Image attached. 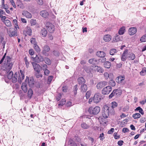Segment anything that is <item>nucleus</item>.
Instances as JSON below:
<instances>
[{
  "instance_id": "nucleus-1",
  "label": "nucleus",
  "mask_w": 146,
  "mask_h": 146,
  "mask_svg": "<svg viewBox=\"0 0 146 146\" xmlns=\"http://www.w3.org/2000/svg\"><path fill=\"white\" fill-rule=\"evenodd\" d=\"M5 60L6 62L4 64L3 69L6 71L7 73L11 70L12 67L13 63L11 61V58L9 56H7Z\"/></svg>"
},
{
  "instance_id": "nucleus-2",
  "label": "nucleus",
  "mask_w": 146,
  "mask_h": 146,
  "mask_svg": "<svg viewBox=\"0 0 146 146\" xmlns=\"http://www.w3.org/2000/svg\"><path fill=\"white\" fill-rule=\"evenodd\" d=\"M100 110V108L99 106H96L94 108L91 107L88 109V111L90 114L95 115L98 114Z\"/></svg>"
},
{
  "instance_id": "nucleus-3",
  "label": "nucleus",
  "mask_w": 146,
  "mask_h": 146,
  "mask_svg": "<svg viewBox=\"0 0 146 146\" xmlns=\"http://www.w3.org/2000/svg\"><path fill=\"white\" fill-rule=\"evenodd\" d=\"M110 107H109L107 105L104 106L103 108L102 114L104 118L106 119L108 117L109 113H110Z\"/></svg>"
},
{
  "instance_id": "nucleus-4",
  "label": "nucleus",
  "mask_w": 146,
  "mask_h": 146,
  "mask_svg": "<svg viewBox=\"0 0 146 146\" xmlns=\"http://www.w3.org/2000/svg\"><path fill=\"white\" fill-rule=\"evenodd\" d=\"M6 29L7 33L10 37L17 36V29H15L13 28H7Z\"/></svg>"
},
{
  "instance_id": "nucleus-5",
  "label": "nucleus",
  "mask_w": 146,
  "mask_h": 146,
  "mask_svg": "<svg viewBox=\"0 0 146 146\" xmlns=\"http://www.w3.org/2000/svg\"><path fill=\"white\" fill-rule=\"evenodd\" d=\"M121 94V92L120 90H113L112 92L109 96V99L113 97H117L119 96Z\"/></svg>"
},
{
  "instance_id": "nucleus-6",
  "label": "nucleus",
  "mask_w": 146,
  "mask_h": 146,
  "mask_svg": "<svg viewBox=\"0 0 146 146\" xmlns=\"http://www.w3.org/2000/svg\"><path fill=\"white\" fill-rule=\"evenodd\" d=\"M31 59H33L34 61L37 63L43 61L44 59L43 57L42 56H41L40 54L36 55L35 57L31 56Z\"/></svg>"
},
{
  "instance_id": "nucleus-7",
  "label": "nucleus",
  "mask_w": 146,
  "mask_h": 146,
  "mask_svg": "<svg viewBox=\"0 0 146 146\" xmlns=\"http://www.w3.org/2000/svg\"><path fill=\"white\" fill-rule=\"evenodd\" d=\"M112 88L110 86H108L104 88L102 90V93L103 94H108L112 90Z\"/></svg>"
},
{
  "instance_id": "nucleus-8",
  "label": "nucleus",
  "mask_w": 146,
  "mask_h": 146,
  "mask_svg": "<svg viewBox=\"0 0 146 146\" xmlns=\"http://www.w3.org/2000/svg\"><path fill=\"white\" fill-rule=\"evenodd\" d=\"M46 27L47 30L50 33H53L55 30L54 26L50 23H47Z\"/></svg>"
},
{
  "instance_id": "nucleus-9",
  "label": "nucleus",
  "mask_w": 146,
  "mask_h": 146,
  "mask_svg": "<svg viewBox=\"0 0 146 146\" xmlns=\"http://www.w3.org/2000/svg\"><path fill=\"white\" fill-rule=\"evenodd\" d=\"M25 82L27 84L28 83L29 86L30 87H32L34 84V80L33 77H31L29 78L27 76L25 80Z\"/></svg>"
},
{
  "instance_id": "nucleus-10",
  "label": "nucleus",
  "mask_w": 146,
  "mask_h": 146,
  "mask_svg": "<svg viewBox=\"0 0 146 146\" xmlns=\"http://www.w3.org/2000/svg\"><path fill=\"white\" fill-rule=\"evenodd\" d=\"M50 48L49 46L45 45L42 48V52L43 54L46 56H48L49 54L47 53L50 50Z\"/></svg>"
},
{
  "instance_id": "nucleus-11",
  "label": "nucleus",
  "mask_w": 146,
  "mask_h": 146,
  "mask_svg": "<svg viewBox=\"0 0 146 146\" xmlns=\"http://www.w3.org/2000/svg\"><path fill=\"white\" fill-rule=\"evenodd\" d=\"M104 96L100 93L95 94L93 98V100H100L103 99Z\"/></svg>"
},
{
  "instance_id": "nucleus-12",
  "label": "nucleus",
  "mask_w": 146,
  "mask_h": 146,
  "mask_svg": "<svg viewBox=\"0 0 146 146\" xmlns=\"http://www.w3.org/2000/svg\"><path fill=\"white\" fill-rule=\"evenodd\" d=\"M19 74L18 81L19 83H21L22 80L24 78V72L21 70H20L17 73V74Z\"/></svg>"
},
{
  "instance_id": "nucleus-13",
  "label": "nucleus",
  "mask_w": 146,
  "mask_h": 146,
  "mask_svg": "<svg viewBox=\"0 0 146 146\" xmlns=\"http://www.w3.org/2000/svg\"><path fill=\"white\" fill-rule=\"evenodd\" d=\"M129 54L128 50L127 49L125 50L123 52L121 58L122 61H125L127 58Z\"/></svg>"
},
{
  "instance_id": "nucleus-14",
  "label": "nucleus",
  "mask_w": 146,
  "mask_h": 146,
  "mask_svg": "<svg viewBox=\"0 0 146 146\" xmlns=\"http://www.w3.org/2000/svg\"><path fill=\"white\" fill-rule=\"evenodd\" d=\"M111 107H110V112L111 114H113L114 113V110L113 108L117 106V104L115 101L112 102L111 103Z\"/></svg>"
},
{
  "instance_id": "nucleus-15",
  "label": "nucleus",
  "mask_w": 146,
  "mask_h": 146,
  "mask_svg": "<svg viewBox=\"0 0 146 146\" xmlns=\"http://www.w3.org/2000/svg\"><path fill=\"white\" fill-rule=\"evenodd\" d=\"M32 64L33 66L34 69L36 71V72H40V66L38 64L35 63L34 62H32Z\"/></svg>"
},
{
  "instance_id": "nucleus-16",
  "label": "nucleus",
  "mask_w": 146,
  "mask_h": 146,
  "mask_svg": "<svg viewBox=\"0 0 146 146\" xmlns=\"http://www.w3.org/2000/svg\"><path fill=\"white\" fill-rule=\"evenodd\" d=\"M107 85V82H101L97 85L96 87L97 89H101L103 87Z\"/></svg>"
},
{
  "instance_id": "nucleus-17",
  "label": "nucleus",
  "mask_w": 146,
  "mask_h": 146,
  "mask_svg": "<svg viewBox=\"0 0 146 146\" xmlns=\"http://www.w3.org/2000/svg\"><path fill=\"white\" fill-rule=\"evenodd\" d=\"M91 68H93V70L97 71L100 73H102V69L100 67L98 66H97L94 65L91 66Z\"/></svg>"
},
{
  "instance_id": "nucleus-18",
  "label": "nucleus",
  "mask_w": 146,
  "mask_h": 146,
  "mask_svg": "<svg viewBox=\"0 0 146 146\" xmlns=\"http://www.w3.org/2000/svg\"><path fill=\"white\" fill-rule=\"evenodd\" d=\"M125 77L124 76H120L117 77V82L119 83H121L124 84L125 82L124 81Z\"/></svg>"
},
{
  "instance_id": "nucleus-19",
  "label": "nucleus",
  "mask_w": 146,
  "mask_h": 146,
  "mask_svg": "<svg viewBox=\"0 0 146 146\" xmlns=\"http://www.w3.org/2000/svg\"><path fill=\"white\" fill-rule=\"evenodd\" d=\"M22 90L25 93H26L28 90L27 84L25 82H23L21 86Z\"/></svg>"
},
{
  "instance_id": "nucleus-20",
  "label": "nucleus",
  "mask_w": 146,
  "mask_h": 146,
  "mask_svg": "<svg viewBox=\"0 0 146 146\" xmlns=\"http://www.w3.org/2000/svg\"><path fill=\"white\" fill-rule=\"evenodd\" d=\"M137 31V29L135 27H131L129 30V33L130 35H133L135 34Z\"/></svg>"
},
{
  "instance_id": "nucleus-21",
  "label": "nucleus",
  "mask_w": 146,
  "mask_h": 146,
  "mask_svg": "<svg viewBox=\"0 0 146 146\" xmlns=\"http://www.w3.org/2000/svg\"><path fill=\"white\" fill-rule=\"evenodd\" d=\"M40 15L44 18L48 17L49 15V13L47 11L45 10L41 11L40 12Z\"/></svg>"
},
{
  "instance_id": "nucleus-22",
  "label": "nucleus",
  "mask_w": 146,
  "mask_h": 146,
  "mask_svg": "<svg viewBox=\"0 0 146 146\" xmlns=\"http://www.w3.org/2000/svg\"><path fill=\"white\" fill-rule=\"evenodd\" d=\"M22 14L28 19H31L32 17L31 14L27 11H23Z\"/></svg>"
},
{
  "instance_id": "nucleus-23",
  "label": "nucleus",
  "mask_w": 146,
  "mask_h": 146,
  "mask_svg": "<svg viewBox=\"0 0 146 146\" xmlns=\"http://www.w3.org/2000/svg\"><path fill=\"white\" fill-rule=\"evenodd\" d=\"M111 38L112 37L110 35L107 34L104 36L103 38L105 42H109L111 40Z\"/></svg>"
},
{
  "instance_id": "nucleus-24",
  "label": "nucleus",
  "mask_w": 146,
  "mask_h": 146,
  "mask_svg": "<svg viewBox=\"0 0 146 146\" xmlns=\"http://www.w3.org/2000/svg\"><path fill=\"white\" fill-rule=\"evenodd\" d=\"M127 57L129 60H133L135 58V56L134 54L132 52H129Z\"/></svg>"
},
{
  "instance_id": "nucleus-25",
  "label": "nucleus",
  "mask_w": 146,
  "mask_h": 146,
  "mask_svg": "<svg viewBox=\"0 0 146 146\" xmlns=\"http://www.w3.org/2000/svg\"><path fill=\"white\" fill-rule=\"evenodd\" d=\"M105 53L102 51H98L96 53V55L100 57H103L106 56Z\"/></svg>"
},
{
  "instance_id": "nucleus-26",
  "label": "nucleus",
  "mask_w": 146,
  "mask_h": 146,
  "mask_svg": "<svg viewBox=\"0 0 146 146\" xmlns=\"http://www.w3.org/2000/svg\"><path fill=\"white\" fill-rule=\"evenodd\" d=\"M120 40V36L117 34H116L113 38V40L112 41L113 43L115 42H119Z\"/></svg>"
},
{
  "instance_id": "nucleus-27",
  "label": "nucleus",
  "mask_w": 146,
  "mask_h": 146,
  "mask_svg": "<svg viewBox=\"0 0 146 146\" xmlns=\"http://www.w3.org/2000/svg\"><path fill=\"white\" fill-rule=\"evenodd\" d=\"M40 33L41 36L43 37H45L47 35V31L46 29L44 28L42 29Z\"/></svg>"
},
{
  "instance_id": "nucleus-28",
  "label": "nucleus",
  "mask_w": 146,
  "mask_h": 146,
  "mask_svg": "<svg viewBox=\"0 0 146 146\" xmlns=\"http://www.w3.org/2000/svg\"><path fill=\"white\" fill-rule=\"evenodd\" d=\"M3 23L8 27H10L12 26L11 23L10 21L9 20H6Z\"/></svg>"
},
{
  "instance_id": "nucleus-29",
  "label": "nucleus",
  "mask_w": 146,
  "mask_h": 146,
  "mask_svg": "<svg viewBox=\"0 0 146 146\" xmlns=\"http://www.w3.org/2000/svg\"><path fill=\"white\" fill-rule=\"evenodd\" d=\"M125 31V27H122L119 29L118 31V33L120 35H122L124 33Z\"/></svg>"
},
{
  "instance_id": "nucleus-30",
  "label": "nucleus",
  "mask_w": 146,
  "mask_h": 146,
  "mask_svg": "<svg viewBox=\"0 0 146 146\" xmlns=\"http://www.w3.org/2000/svg\"><path fill=\"white\" fill-rule=\"evenodd\" d=\"M92 66L86 67L84 68V69L86 72L88 73L91 72H93V68H91V66Z\"/></svg>"
},
{
  "instance_id": "nucleus-31",
  "label": "nucleus",
  "mask_w": 146,
  "mask_h": 146,
  "mask_svg": "<svg viewBox=\"0 0 146 146\" xmlns=\"http://www.w3.org/2000/svg\"><path fill=\"white\" fill-rule=\"evenodd\" d=\"M12 82L13 83H15L17 81V73L16 72L12 77Z\"/></svg>"
},
{
  "instance_id": "nucleus-32",
  "label": "nucleus",
  "mask_w": 146,
  "mask_h": 146,
  "mask_svg": "<svg viewBox=\"0 0 146 146\" xmlns=\"http://www.w3.org/2000/svg\"><path fill=\"white\" fill-rule=\"evenodd\" d=\"M79 84H84L85 82V80L84 78L82 77L79 78L78 79Z\"/></svg>"
},
{
  "instance_id": "nucleus-33",
  "label": "nucleus",
  "mask_w": 146,
  "mask_h": 146,
  "mask_svg": "<svg viewBox=\"0 0 146 146\" xmlns=\"http://www.w3.org/2000/svg\"><path fill=\"white\" fill-rule=\"evenodd\" d=\"M111 63L109 61H106L104 64V67L107 68H109L111 66Z\"/></svg>"
},
{
  "instance_id": "nucleus-34",
  "label": "nucleus",
  "mask_w": 146,
  "mask_h": 146,
  "mask_svg": "<svg viewBox=\"0 0 146 146\" xmlns=\"http://www.w3.org/2000/svg\"><path fill=\"white\" fill-rule=\"evenodd\" d=\"M87 90V87L86 85H82L81 87V90L82 92H86Z\"/></svg>"
},
{
  "instance_id": "nucleus-35",
  "label": "nucleus",
  "mask_w": 146,
  "mask_h": 146,
  "mask_svg": "<svg viewBox=\"0 0 146 146\" xmlns=\"http://www.w3.org/2000/svg\"><path fill=\"white\" fill-rule=\"evenodd\" d=\"M44 60L45 62L48 65H50L51 63V61L50 59L47 57L44 58Z\"/></svg>"
},
{
  "instance_id": "nucleus-36",
  "label": "nucleus",
  "mask_w": 146,
  "mask_h": 146,
  "mask_svg": "<svg viewBox=\"0 0 146 146\" xmlns=\"http://www.w3.org/2000/svg\"><path fill=\"white\" fill-rule=\"evenodd\" d=\"M33 94V91L32 89L29 88L28 92V96L30 98H31Z\"/></svg>"
},
{
  "instance_id": "nucleus-37",
  "label": "nucleus",
  "mask_w": 146,
  "mask_h": 146,
  "mask_svg": "<svg viewBox=\"0 0 146 146\" xmlns=\"http://www.w3.org/2000/svg\"><path fill=\"white\" fill-rule=\"evenodd\" d=\"M7 77L9 79H11L13 77V72L12 71H10L7 73Z\"/></svg>"
},
{
  "instance_id": "nucleus-38",
  "label": "nucleus",
  "mask_w": 146,
  "mask_h": 146,
  "mask_svg": "<svg viewBox=\"0 0 146 146\" xmlns=\"http://www.w3.org/2000/svg\"><path fill=\"white\" fill-rule=\"evenodd\" d=\"M89 63L92 64H96L97 63V61L95 58H92L90 59L89 60Z\"/></svg>"
},
{
  "instance_id": "nucleus-39",
  "label": "nucleus",
  "mask_w": 146,
  "mask_h": 146,
  "mask_svg": "<svg viewBox=\"0 0 146 146\" xmlns=\"http://www.w3.org/2000/svg\"><path fill=\"white\" fill-rule=\"evenodd\" d=\"M117 50L114 48H112L110 50V54L111 55H113L115 53H117Z\"/></svg>"
},
{
  "instance_id": "nucleus-40",
  "label": "nucleus",
  "mask_w": 146,
  "mask_h": 146,
  "mask_svg": "<svg viewBox=\"0 0 146 146\" xmlns=\"http://www.w3.org/2000/svg\"><path fill=\"white\" fill-rule=\"evenodd\" d=\"M27 33L28 35L31 36V35L32 30L31 28L29 27H27Z\"/></svg>"
},
{
  "instance_id": "nucleus-41",
  "label": "nucleus",
  "mask_w": 146,
  "mask_h": 146,
  "mask_svg": "<svg viewBox=\"0 0 146 146\" xmlns=\"http://www.w3.org/2000/svg\"><path fill=\"white\" fill-rule=\"evenodd\" d=\"M141 115L139 113H135L133 115L132 117L134 119L139 118Z\"/></svg>"
},
{
  "instance_id": "nucleus-42",
  "label": "nucleus",
  "mask_w": 146,
  "mask_h": 146,
  "mask_svg": "<svg viewBox=\"0 0 146 146\" xmlns=\"http://www.w3.org/2000/svg\"><path fill=\"white\" fill-rule=\"evenodd\" d=\"M104 75L106 79H108L109 78H111V76H112V74H109L107 72H106L104 73Z\"/></svg>"
},
{
  "instance_id": "nucleus-43",
  "label": "nucleus",
  "mask_w": 146,
  "mask_h": 146,
  "mask_svg": "<svg viewBox=\"0 0 146 146\" xmlns=\"http://www.w3.org/2000/svg\"><path fill=\"white\" fill-rule=\"evenodd\" d=\"M81 127L84 129H87L89 128V126L85 123H83L81 124Z\"/></svg>"
},
{
  "instance_id": "nucleus-44",
  "label": "nucleus",
  "mask_w": 146,
  "mask_h": 146,
  "mask_svg": "<svg viewBox=\"0 0 146 146\" xmlns=\"http://www.w3.org/2000/svg\"><path fill=\"white\" fill-rule=\"evenodd\" d=\"M100 122V124L102 125H105L107 124L108 121L106 119L102 118Z\"/></svg>"
},
{
  "instance_id": "nucleus-45",
  "label": "nucleus",
  "mask_w": 146,
  "mask_h": 146,
  "mask_svg": "<svg viewBox=\"0 0 146 146\" xmlns=\"http://www.w3.org/2000/svg\"><path fill=\"white\" fill-rule=\"evenodd\" d=\"M13 23L15 25V27L16 29H17V28H19L18 25L17 21L16 19L13 20Z\"/></svg>"
},
{
  "instance_id": "nucleus-46",
  "label": "nucleus",
  "mask_w": 146,
  "mask_h": 146,
  "mask_svg": "<svg viewBox=\"0 0 146 146\" xmlns=\"http://www.w3.org/2000/svg\"><path fill=\"white\" fill-rule=\"evenodd\" d=\"M33 46L36 52H40V49L37 44L34 45Z\"/></svg>"
},
{
  "instance_id": "nucleus-47",
  "label": "nucleus",
  "mask_w": 146,
  "mask_h": 146,
  "mask_svg": "<svg viewBox=\"0 0 146 146\" xmlns=\"http://www.w3.org/2000/svg\"><path fill=\"white\" fill-rule=\"evenodd\" d=\"M30 22L31 26L35 25L36 23V20L33 19L30 20Z\"/></svg>"
},
{
  "instance_id": "nucleus-48",
  "label": "nucleus",
  "mask_w": 146,
  "mask_h": 146,
  "mask_svg": "<svg viewBox=\"0 0 146 146\" xmlns=\"http://www.w3.org/2000/svg\"><path fill=\"white\" fill-rule=\"evenodd\" d=\"M30 42L31 44H33L34 45L37 44V42L36 40V39L35 38H31Z\"/></svg>"
},
{
  "instance_id": "nucleus-49",
  "label": "nucleus",
  "mask_w": 146,
  "mask_h": 146,
  "mask_svg": "<svg viewBox=\"0 0 146 146\" xmlns=\"http://www.w3.org/2000/svg\"><path fill=\"white\" fill-rule=\"evenodd\" d=\"M73 89L74 95V96H75L77 94V91L78 89L77 85H76L74 86Z\"/></svg>"
},
{
  "instance_id": "nucleus-50",
  "label": "nucleus",
  "mask_w": 146,
  "mask_h": 146,
  "mask_svg": "<svg viewBox=\"0 0 146 146\" xmlns=\"http://www.w3.org/2000/svg\"><path fill=\"white\" fill-rule=\"evenodd\" d=\"M140 41L142 42L146 41V35H145L142 36L140 39Z\"/></svg>"
},
{
  "instance_id": "nucleus-51",
  "label": "nucleus",
  "mask_w": 146,
  "mask_h": 146,
  "mask_svg": "<svg viewBox=\"0 0 146 146\" xmlns=\"http://www.w3.org/2000/svg\"><path fill=\"white\" fill-rule=\"evenodd\" d=\"M2 7H3L4 9H6V8H8V7L7 5H5L4 4V0H2Z\"/></svg>"
},
{
  "instance_id": "nucleus-52",
  "label": "nucleus",
  "mask_w": 146,
  "mask_h": 146,
  "mask_svg": "<svg viewBox=\"0 0 146 146\" xmlns=\"http://www.w3.org/2000/svg\"><path fill=\"white\" fill-rule=\"evenodd\" d=\"M140 74L142 76H144L146 74V70L145 68H143L140 73Z\"/></svg>"
},
{
  "instance_id": "nucleus-53",
  "label": "nucleus",
  "mask_w": 146,
  "mask_h": 146,
  "mask_svg": "<svg viewBox=\"0 0 146 146\" xmlns=\"http://www.w3.org/2000/svg\"><path fill=\"white\" fill-rule=\"evenodd\" d=\"M91 91H88L86 94V99H88L90 97V96L91 94Z\"/></svg>"
},
{
  "instance_id": "nucleus-54",
  "label": "nucleus",
  "mask_w": 146,
  "mask_h": 146,
  "mask_svg": "<svg viewBox=\"0 0 146 146\" xmlns=\"http://www.w3.org/2000/svg\"><path fill=\"white\" fill-rule=\"evenodd\" d=\"M53 77L52 76H50L48 77V84H50L51 82Z\"/></svg>"
},
{
  "instance_id": "nucleus-55",
  "label": "nucleus",
  "mask_w": 146,
  "mask_h": 146,
  "mask_svg": "<svg viewBox=\"0 0 146 146\" xmlns=\"http://www.w3.org/2000/svg\"><path fill=\"white\" fill-rule=\"evenodd\" d=\"M66 101H60L58 104L59 107L64 105L66 103Z\"/></svg>"
},
{
  "instance_id": "nucleus-56",
  "label": "nucleus",
  "mask_w": 146,
  "mask_h": 146,
  "mask_svg": "<svg viewBox=\"0 0 146 146\" xmlns=\"http://www.w3.org/2000/svg\"><path fill=\"white\" fill-rule=\"evenodd\" d=\"M37 3L40 5H42L43 4V0H36Z\"/></svg>"
},
{
  "instance_id": "nucleus-57",
  "label": "nucleus",
  "mask_w": 146,
  "mask_h": 146,
  "mask_svg": "<svg viewBox=\"0 0 146 146\" xmlns=\"http://www.w3.org/2000/svg\"><path fill=\"white\" fill-rule=\"evenodd\" d=\"M53 54L56 56H58L59 55V53L57 50H55L53 52Z\"/></svg>"
},
{
  "instance_id": "nucleus-58",
  "label": "nucleus",
  "mask_w": 146,
  "mask_h": 146,
  "mask_svg": "<svg viewBox=\"0 0 146 146\" xmlns=\"http://www.w3.org/2000/svg\"><path fill=\"white\" fill-rule=\"evenodd\" d=\"M16 5L17 6L19 7V8H21L22 7V3L20 1H18L16 3Z\"/></svg>"
},
{
  "instance_id": "nucleus-59",
  "label": "nucleus",
  "mask_w": 146,
  "mask_h": 146,
  "mask_svg": "<svg viewBox=\"0 0 146 146\" xmlns=\"http://www.w3.org/2000/svg\"><path fill=\"white\" fill-rule=\"evenodd\" d=\"M10 1V2L11 3V5H12V6H13V7L15 8H16V5L15 4V2L13 0H9Z\"/></svg>"
},
{
  "instance_id": "nucleus-60",
  "label": "nucleus",
  "mask_w": 146,
  "mask_h": 146,
  "mask_svg": "<svg viewBox=\"0 0 146 146\" xmlns=\"http://www.w3.org/2000/svg\"><path fill=\"white\" fill-rule=\"evenodd\" d=\"M61 98V95L60 94H58L56 97V100H60Z\"/></svg>"
},
{
  "instance_id": "nucleus-61",
  "label": "nucleus",
  "mask_w": 146,
  "mask_h": 146,
  "mask_svg": "<svg viewBox=\"0 0 146 146\" xmlns=\"http://www.w3.org/2000/svg\"><path fill=\"white\" fill-rule=\"evenodd\" d=\"M44 71V74L45 75L48 76L49 75V73H50V71H49L47 69L45 70Z\"/></svg>"
},
{
  "instance_id": "nucleus-62",
  "label": "nucleus",
  "mask_w": 146,
  "mask_h": 146,
  "mask_svg": "<svg viewBox=\"0 0 146 146\" xmlns=\"http://www.w3.org/2000/svg\"><path fill=\"white\" fill-rule=\"evenodd\" d=\"M29 54L31 56L33 55L34 54V50L32 49H31L29 50Z\"/></svg>"
},
{
  "instance_id": "nucleus-63",
  "label": "nucleus",
  "mask_w": 146,
  "mask_h": 146,
  "mask_svg": "<svg viewBox=\"0 0 146 146\" xmlns=\"http://www.w3.org/2000/svg\"><path fill=\"white\" fill-rule=\"evenodd\" d=\"M1 20L2 21V22H3V23L5 21V19L6 18V17L5 16H3V15H2L1 16Z\"/></svg>"
},
{
  "instance_id": "nucleus-64",
  "label": "nucleus",
  "mask_w": 146,
  "mask_h": 146,
  "mask_svg": "<svg viewBox=\"0 0 146 146\" xmlns=\"http://www.w3.org/2000/svg\"><path fill=\"white\" fill-rule=\"evenodd\" d=\"M70 144L72 146H77V144L74 141H70Z\"/></svg>"
}]
</instances>
